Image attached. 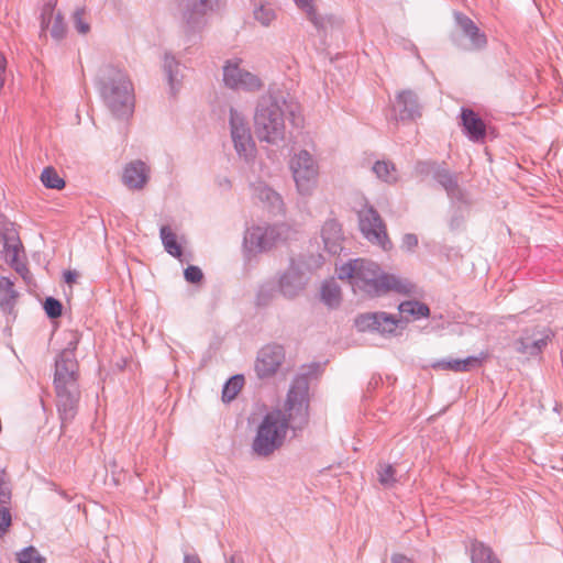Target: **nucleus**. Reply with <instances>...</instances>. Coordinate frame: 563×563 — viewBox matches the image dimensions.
Here are the masks:
<instances>
[{
  "label": "nucleus",
  "instance_id": "f257e3e1",
  "mask_svg": "<svg viewBox=\"0 0 563 563\" xmlns=\"http://www.w3.org/2000/svg\"><path fill=\"white\" fill-rule=\"evenodd\" d=\"M340 279H349L352 286L369 297H380L388 292L411 295L416 286L407 278L387 273L372 261L353 260L338 268Z\"/></svg>",
  "mask_w": 563,
  "mask_h": 563
},
{
  "label": "nucleus",
  "instance_id": "f03ea898",
  "mask_svg": "<svg viewBox=\"0 0 563 563\" xmlns=\"http://www.w3.org/2000/svg\"><path fill=\"white\" fill-rule=\"evenodd\" d=\"M78 344L76 334H71L69 346L56 361L54 385L57 395V407L63 421L71 420L76 415L79 391L77 387L78 364L75 350Z\"/></svg>",
  "mask_w": 563,
  "mask_h": 563
},
{
  "label": "nucleus",
  "instance_id": "7ed1b4c3",
  "mask_svg": "<svg viewBox=\"0 0 563 563\" xmlns=\"http://www.w3.org/2000/svg\"><path fill=\"white\" fill-rule=\"evenodd\" d=\"M286 415L280 410L268 412L260 423L252 449L261 456H267L282 446L288 430Z\"/></svg>",
  "mask_w": 563,
  "mask_h": 563
},
{
  "label": "nucleus",
  "instance_id": "20e7f679",
  "mask_svg": "<svg viewBox=\"0 0 563 563\" xmlns=\"http://www.w3.org/2000/svg\"><path fill=\"white\" fill-rule=\"evenodd\" d=\"M296 232L286 224L254 225L245 234V246L250 252H264L277 247L295 236Z\"/></svg>",
  "mask_w": 563,
  "mask_h": 563
},
{
  "label": "nucleus",
  "instance_id": "39448f33",
  "mask_svg": "<svg viewBox=\"0 0 563 563\" xmlns=\"http://www.w3.org/2000/svg\"><path fill=\"white\" fill-rule=\"evenodd\" d=\"M284 120L279 106L275 102L262 104L255 115V133L262 141L277 142L284 136Z\"/></svg>",
  "mask_w": 563,
  "mask_h": 563
},
{
  "label": "nucleus",
  "instance_id": "423d86ee",
  "mask_svg": "<svg viewBox=\"0 0 563 563\" xmlns=\"http://www.w3.org/2000/svg\"><path fill=\"white\" fill-rule=\"evenodd\" d=\"M106 97L112 112L118 118L128 119L133 114V87L124 75H118V80L107 88Z\"/></svg>",
  "mask_w": 563,
  "mask_h": 563
},
{
  "label": "nucleus",
  "instance_id": "0eeeda50",
  "mask_svg": "<svg viewBox=\"0 0 563 563\" xmlns=\"http://www.w3.org/2000/svg\"><path fill=\"white\" fill-rule=\"evenodd\" d=\"M290 168L300 194H310L317 185L318 166L307 151H300L290 162Z\"/></svg>",
  "mask_w": 563,
  "mask_h": 563
},
{
  "label": "nucleus",
  "instance_id": "6e6552de",
  "mask_svg": "<svg viewBox=\"0 0 563 563\" xmlns=\"http://www.w3.org/2000/svg\"><path fill=\"white\" fill-rule=\"evenodd\" d=\"M358 219L360 229L371 243L377 244L385 251L391 249V242L388 239L386 225L374 208L365 207L360 210Z\"/></svg>",
  "mask_w": 563,
  "mask_h": 563
},
{
  "label": "nucleus",
  "instance_id": "1a4fd4ad",
  "mask_svg": "<svg viewBox=\"0 0 563 563\" xmlns=\"http://www.w3.org/2000/svg\"><path fill=\"white\" fill-rule=\"evenodd\" d=\"M550 340V332L544 328L533 327L526 329L523 333L516 340L515 349L518 353L526 357L536 356L541 353L542 349Z\"/></svg>",
  "mask_w": 563,
  "mask_h": 563
},
{
  "label": "nucleus",
  "instance_id": "9d476101",
  "mask_svg": "<svg viewBox=\"0 0 563 563\" xmlns=\"http://www.w3.org/2000/svg\"><path fill=\"white\" fill-rule=\"evenodd\" d=\"M223 79L227 86L234 89L258 90L262 81L253 74L243 70L238 60L228 62L223 70Z\"/></svg>",
  "mask_w": 563,
  "mask_h": 563
},
{
  "label": "nucleus",
  "instance_id": "9b49d317",
  "mask_svg": "<svg viewBox=\"0 0 563 563\" xmlns=\"http://www.w3.org/2000/svg\"><path fill=\"white\" fill-rule=\"evenodd\" d=\"M288 411L287 419H294L296 416L305 418L308 408V380L306 377L295 379L285 404Z\"/></svg>",
  "mask_w": 563,
  "mask_h": 563
},
{
  "label": "nucleus",
  "instance_id": "f8f14e48",
  "mask_svg": "<svg viewBox=\"0 0 563 563\" xmlns=\"http://www.w3.org/2000/svg\"><path fill=\"white\" fill-rule=\"evenodd\" d=\"M285 353L279 345H267L263 347L255 363V371L261 378L275 375L283 364Z\"/></svg>",
  "mask_w": 563,
  "mask_h": 563
},
{
  "label": "nucleus",
  "instance_id": "ddd939ff",
  "mask_svg": "<svg viewBox=\"0 0 563 563\" xmlns=\"http://www.w3.org/2000/svg\"><path fill=\"white\" fill-rule=\"evenodd\" d=\"M147 180L148 168L143 162H131L124 167L122 181L130 189H142Z\"/></svg>",
  "mask_w": 563,
  "mask_h": 563
},
{
  "label": "nucleus",
  "instance_id": "4468645a",
  "mask_svg": "<svg viewBox=\"0 0 563 563\" xmlns=\"http://www.w3.org/2000/svg\"><path fill=\"white\" fill-rule=\"evenodd\" d=\"M487 358L486 353H481L478 356H468L463 360H442L437 361L432 364V368L442 369V371H451L455 373L468 372L475 367L482 366L484 361Z\"/></svg>",
  "mask_w": 563,
  "mask_h": 563
},
{
  "label": "nucleus",
  "instance_id": "2eb2a0df",
  "mask_svg": "<svg viewBox=\"0 0 563 563\" xmlns=\"http://www.w3.org/2000/svg\"><path fill=\"white\" fill-rule=\"evenodd\" d=\"M462 124L468 137L478 142L486 135L484 121L471 109H463L461 113Z\"/></svg>",
  "mask_w": 563,
  "mask_h": 563
},
{
  "label": "nucleus",
  "instance_id": "dca6fc26",
  "mask_svg": "<svg viewBox=\"0 0 563 563\" xmlns=\"http://www.w3.org/2000/svg\"><path fill=\"white\" fill-rule=\"evenodd\" d=\"M42 30L49 31L51 35L60 40L66 31L63 16L59 13H54L52 5H45L42 12Z\"/></svg>",
  "mask_w": 563,
  "mask_h": 563
},
{
  "label": "nucleus",
  "instance_id": "f3484780",
  "mask_svg": "<svg viewBox=\"0 0 563 563\" xmlns=\"http://www.w3.org/2000/svg\"><path fill=\"white\" fill-rule=\"evenodd\" d=\"M321 235L325 249H328L331 253H336L342 241L340 224L334 220L327 221L322 227Z\"/></svg>",
  "mask_w": 563,
  "mask_h": 563
},
{
  "label": "nucleus",
  "instance_id": "a211bd4d",
  "mask_svg": "<svg viewBox=\"0 0 563 563\" xmlns=\"http://www.w3.org/2000/svg\"><path fill=\"white\" fill-rule=\"evenodd\" d=\"M462 27L463 34L471 41L468 46H464L466 49L482 48L486 45V37L479 32L477 26L468 18H462L459 20Z\"/></svg>",
  "mask_w": 563,
  "mask_h": 563
},
{
  "label": "nucleus",
  "instance_id": "6ab92c4d",
  "mask_svg": "<svg viewBox=\"0 0 563 563\" xmlns=\"http://www.w3.org/2000/svg\"><path fill=\"white\" fill-rule=\"evenodd\" d=\"M16 300L13 283L7 277H0V309L10 312Z\"/></svg>",
  "mask_w": 563,
  "mask_h": 563
},
{
  "label": "nucleus",
  "instance_id": "aec40b11",
  "mask_svg": "<svg viewBox=\"0 0 563 563\" xmlns=\"http://www.w3.org/2000/svg\"><path fill=\"white\" fill-rule=\"evenodd\" d=\"M472 563H500L499 560L494 555L490 548L486 547L482 542H475L471 550Z\"/></svg>",
  "mask_w": 563,
  "mask_h": 563
},
{
  "label": "nucleus",
  "instance_id": "412c9836",
  "mask_svg": "<svg viewBox=\"0 0 563 563\" xmlns=\"http://www.w3.org/2000/svg\"><path fill=\"white\" fill-rule=\"evenodd\" d=\"M161 238L165 250L174 257L179 258L183 254L181 246L177 242L176 234L168 228L161 229Z\"/></svg>",
  "mask_w": 563,
  "mask_h": 563
},
{
  "label": "nucleus",
  "instance_id": "4be33fe9",
  "mask_svg": "<svg viewBox=\"0 0 563 563\" xmlns=\"http://www.w3.org/2000/svg\"><path fill=\"white\" fill-rule=\"evenodd\" d=\"M321 299L329 307H335L341 301V291L334 280L325 282L321 288Z\"/></svg>",
  "mask_w": 563,
  "mask_h": 563
},
{
  "label": "nucleus",
  "instance_id": "5701e85b",
  "mask_svg": "<svg viewBox=\"0 0 563 563\" xmlns=\"http://www.w3.org/2000/svg\"><path fill=\"white\" fill-rule=\"evenodd\" d=\"M373 172L379 179L386 183H394L398 177L394 164L386 161L376 162L373 166Z\"/></svg>",
  "mask_w": 563,
  "mask_h": 563
},
{
  "label": "nucleus",
  "instance_id": "b1692460",
  "mask_svg": "<svg viewBox=\"0 0 563 563\" xmlns=\"http://www.w3.org/2000/svg\"><path fill=\"white\" fill-rule=\"evenodd\" d=\"M41 181L46 188L60 190L65 187V180L59 177L53 167H45L41 174Z\"/></svg>",
  "mask_w": 563,
  "mask_h": 563
},
{
  "label": "nucleus",
  "instance_id": "393cba45",
  "mask_svg": "<svg viewBox=\"0 0 563 563\" xmlns=\"http://www.w3.org/2000/svg\"><path fill=\"white\" fill-rule=\"evenodd\" d=\"M244 384L242 376H234L228 380L222 391V398L224 401L233 400L241 391Z\"/></svg>",
  "mask_w": 563,
  "mask_h": 563
},
{
  "label": "nucleus",
  "instance_id": "a878e982",
  "mask_svg": "<svg viewBox=\"0 0 563 563\" xmlns=\"http://www.w3.org/2000/svg\"><path fill=\"white\" fill-rule=\"evenodd\" d=\"M236 151L245 158L251 157L254 153V143L252 142L251 135L246 129H242V135L240 140L234 141Z\"/></svg>",
  "mask_w": 563,
  "mask_h": 563
},
{
  "label": "nucleus",
  "instance_id": "bb28decb",
  "mask_svg": "<svg viewBox=\"0 0 563 563\" xmlns=\"http://www.w3.org/2000/svg\"><path fill=\"white\" fill-rule=\"evenodd\" d=\"M399 310L402 313L412 314L417 318L420 317H428L429 316V308L421 302L418 301H405L399 305Z\"/></svg>",
  "mask_w": 563,
  "mask_h": 563
},
{
  "label": "nucleus",
  "instance_id": "cd10ccee",
  "mask_svg": "<svg viewBox=\"0 0 563 563\" xmlns=\"http://www.w3.org/2000/svg\"><path fill=\"white\" fill-rule=\"evenodd\" d=\"M379 316H377V312H367L360 314L355 319V327L358 331H375L377 327Z\"/></svg>",
  "mask_w": 563,
  "mask_h": 563
},
{
  "label": "nucleus",
  "instance_id": "c85d7f7f",
  "mask_svg": "<svg viewBox=\"0 0 563 563\" xmlns=\"http://www.w3.org/2000/svg\"><path fill=\"white\" fill-rule=\"evenodd\" d=\"M377 316H379V318L375 331L380 333L395 332L399 322L395 317L389 316L385 312H377Z\"/></svg>",
  "mask_w": 563,
  "mask_h": 563
},
{
  "label": "nucleus",
  "instance_id": "c756f323",
  "mask_svg": "<svg viewBox=\"0 0 563 563\" xmlns=\"http://www.w3.org/2000/svg\"><path fill=\"white\" fill-rule=\"evenodd\" d=\"M377 474L379 483L386 487H390L396 483V471L390 464H379Z\"/></svg>",
  "mask_w": 563,
  "mask_h": 563
},
{
  "label": "nucleus",
  "instance_id": "7c9ffc66",
  "mask_svg": "<svg viewBox=\"0 0 563 563\" xmlns=\"http://www.w3.org/2000/svg\"><path fill=\"white\" fill-rule=\"evenodd\" d=\"M19 563H44L45 559L40 555L34 547H29L16 554Z\"/></svg>",
  "mask_w": 563,
  "mask_h": 563
},
{
  "label": "nucleus",
  "instance_id": "2f4dec72",
  "mask_svg": "<svg viewBox=\"0 0 563 563\" xmlns=\"http://www.w3.org/2000/svg\"><path fill=\"white\" fill-rule=\"evenodd\" d=\"M255 19L263 25H269L276 18L275 12L272 8L261 5L254 12Z\"/></svg>",
  "mask_w": 563,
  "mask_h": 563
},
{
  "label": "nucleus",
  "instance_id": "473e14b6",
  "mask_svg": "<svg viewBox=\"0 0 563 563\" xmlns=\"http://www.w3.org/2000/svg\"><path fill=\"white\" fill-rule=\"evenodd\" d=\"M397 104L402 107L404 111L412 110L416 104V96L411 91H401L397 95Z\"/></svg>",
  "mask_w": 563,
  "mask_h": 563
},
{
  "label": "nucleus",
  "instance_id": "72a5a7b5",
  "mask_svg": "<svg viewBox=\"0 0 563 563\" xmlns=\"http://www.w3.org/2000/svg\"><path fill=\"white\" fill-rule=\"evenodd\" d=\"M297 5L303 10L311 22L319 23L317 12L313 5V0H295Z\"/></svg>",
  "mask_w": 563,
  "mask_h": 563
},
{
  "label": "nucleus",
  "instance_id": "f704fd0d",
  "mask_svg": "<svg viewBox=\"0 0 563 563\" xmlns=\"http://www.w3.org/2000/svg\"><path fill=\"white\" fill-rule=\"evenodd\" d=\"M231 128H232V137L233 142L240 140L242 135V129H245L243 124V120L239 117L235 111H231Z\"/></svg>",
  "mask_w": 563,
  "mask_h": 563
},
{
  "label": "nucleus",
  "instance_id": "c9c22d12",
  "mask_svg": "<svg viewBox=\"0 0 563 563\" xmlns=\"http://www.w3.org/2000/svg\"><path fill=\"white\" fill-rule=\"evenodd\" d=\"M44 309L51 318H57L62 314V303L54 298H47L45 300Z\"/></svg>",
  "mask_w": 563,
  "mask_h": 563
},
{
  "label": "nucleus",
  "instance_id": "e433bc0d",
  "mask_svg": "<svg viewBox=\"0 0 563 563\" xmlns=\"http://www.w3.org/2000/svg\"><path fill=\"white\" fill-rule=\"evenodd\" d=\"M85 12L84 10H78L74 14V23L77 31L81 34H86L90 30V25L88 22L85 21Z\"/></svg>",
  "mask_w": 563,
  "mask_h": 563
},
{
  "label": "nucleus",
  "instance_id": "4c0bfd02",
  "mask_svg": "<svg viewBox=\"0 0 563 563\" xmlns=\"http://www.w3.org/2000/svg\"><path fill=\"white\" fill-rule=\"evenodd\" d=\"M5 260L11 264L20 262V247L18 244H7L4 247Z\"/></svg>",
  "mask_w": 563,
  "mask_h": 563
},
{
  "label": "nucleus",
  "instance_id": "58836bf2",
  "mask_svg": "<svg viewBox=\"0 0 563 563\" xmlns=\"http://www.w3.org/2000/svg\"><path fill=\"white\" fill-rule=\"evenodd\" d=\"M184 275H185L186 280L189 283H199V282H201V279L203 277L201 269L194 265L188 266L185 269Z\"/></svg>",
  "mask_w": 563,
  "mask_h": 563
},
{
  "label": "nucleus",
  "instance_id": "ea45409f",
  "mask_svg": "<svg viewBox=\"0 0 563 563\" xmlns=\"http://www.w3.org/2000/svg\"><path fill=\"white\" fill-rule=\"evenodd\" d=\"M11 526V515L10 511L0 506V536H3L9 527Z\"/></svg>",
  "mask_w": 563,
  "mask_h": 563
},
{
  "label": "nucleus",
  "instance_id": "a19ab883",
  "mask_svg": "<svg viewBox=\"0 0 563 563\" xmlns=\"http://www.w3.org/2000/svg\"><path fill=\"white\" fill-rule=\"evenodd\" d=\"M418 245V239L415 234H406L402 239V247L412 251Z\"/></svg>",
  "mask_w": 563,
  "mask_h": 563
},
{
  "label": "nucleus",
  "instance_id": "79ce46f5",
  "mask_svg": "<svg viewBox=\"0 0 563 563\" xmlns=\"http://www.w3.org/2000/svg\"><path fill=\"white\" fill-rule=\"evenodd\" d=\"M5 69H7V59L2 53H0V90L3 88L5 81Z\"/></svg>",
  "mask_w": 563,
  "mask_h": 563
},
{
  "label": "nucleus",
  "instance_id": "37998d69",
  "mask_svg": "<svg viewBox=\"0 0 563 563\" xmlns=\"http://www.w3.org/2000/svg\"><path fill=\"white\" fill-rule=\"evenodd\" d=\"M78 277H79V274L76 271H66L64 273V280L69 286L75 284L77 282Z\"/></svg>",
  "mask_w": 563,
  "mask_h": 563
},
{
  "label": "nucleus",
  "instance_id": "c03bdc74",
  "mask_svg": "<svg viewBox=\"0 0 563 563\" xmlns=\"http://www.w3.org/2000/svg\"><path fill=\"white\" fill-rule=\"evenodd\" d=\"M391 563H415L411 559L402 555V554H395L391 559Z\"/></svg>",
  "mask_w": 563,
  "mask_h": 563
},
{
  "label": "nucleus",
  "instance_id": "a18cd8bd",
  "mask_svg": "<svg viewBox=\"0 0 563 563\" xmlns=\"http://www.w3.org/2000/svg\"><path fill=\"white\" fill-rule=\"evenodd\" d=\"M198 13H205L208 0H194Z\"/></svg>",
  "mask_w": 563,
  "mask_h": 563
},
{
  "label": "nucleus",
  "instance_id": "49530a36",
  "mask_svg": "<svg viewBox=\"0 0 563 563\" xmlns=\"http://www.w3.org/2000/svg\"><path fill=\"white\" fill-rule=\"evenodd\" d=\"M184 563H201L200 559L197 555H185Z\"/></svg>",
  "mask_w": 563,
  "mask_h": 563
},
{
  "label": "nucleus",
  "instance_id": "de8ad7c7",
  "mask_svg": "<svg viewBox=\"0 0 563 563\" xmlns=\"http://www.w3.org/2000/svg\"><path fill=\"white\" fill-rule=\"evenodd\" d=\"M266 197L267 199H272L273 202H280L279 196L274 191H268Z\"/></svg>",
  "mask_w": 563,
  "mask_h": 563
},
{
  "label": "nucleus",
  "instance_id": "09e8293b",
  "mask_svg": "<svg viewBox=\"0 0 563 563\" xmlns=\"http://www.w3.org/2000/svg\"><path fill=\"white\" fill-rule=\"evenodd\" d=\"M285 280H286V277H284L280 282V286H282V289L285 294H288V291L285 289Z\"/></svg>",
  "mask_w": 563,
  "mask_h": 563
}]
</instances>
